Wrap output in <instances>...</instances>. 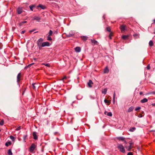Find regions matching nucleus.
<instances>
[{
    "label": "nucleus",
    "mask_w": 155,
    "mask_h": 155,
    "mask_svg": "<svg viewBox=\"0 0 155 155\" xmlns=\"http://www.w3.org/2000/svg\"><path fill=\"white\" fill-rule=\"evenodd\" d=\"M117 148L121 152L124 153L125 152L124 148L122 145L121 144H118L117 145Z\"/></svg>",
    "instance_id": "f257e3e1"
},
{
    "label": "nucleus",
    "mask_w": 155,
    "mask_h": 155,
    "mask_svg": "<svg viewBox=\"0 0 155 155\" xmlns=\"http://www.w3.org/2000/svg\"><path fill=\"white\" fill-rule=\"evenodd\" d=\"M43 40L42 38H39L37 41V45L39 49H41L42 48V44Z\"/></svg>",
    "instance_id": "f03ea898"
},
{
    "label": "nucleus",
    "mask_w": 155,
    "mask_h": 155,
    "mask_svg": "<svg viewBox=\"0 0 155 155\" xmlns=\"http://www.w3.org/2000/svg\"><path fill=\"white\" fill-rule=\"evenodd\" d=\"M36 147V146L35 144L34 143H32L30 146L29 149V150L30 152H33L35 148Z\"/></svg>",
    "instance_id": "7ed1b4c3"
},
{
    "label": "nucleus",
    "mask_w": 155,
    "mask_h": 155,
    "mask_svg": "<svg viewBox=\"0 0 155 155\" xmlns=\"http://www.w3.org/2000/svg\"><path fill=\"white\" fill-rule=\"evenodd\" d=\"M21 73H19L17 76V82L19 84L20 81V78L21 77Z\"/></svg>",
    "instance_id": "20e7f679"
},
{
    "label": "nucleus",
    "mask_w": 155,
    "mask_h": 155,
    "mask_svg": "<svg viewBox=\"0 0 155 155\" xmlns=\"http://www.w3.org/2000/svg\"><path fill=\"white\" fill-rule=\"evenodd\" d=\"M50 45L49 43L48 42H45L42 43V47L46 46H49Z\"/></svg>",
    "instance_id": "39448f33"
},
{
    "label": "nucleus",
    "mask_w": 155,
    "mask_h": 155,
    "mask_svg": "<svg viewBox=\"0 0 155 155\" xmlns=\"http://www.w3.org/2000/svg\"><path fill=\"white\" fill-rule=\"evenodd\" d=\"M37 133L36 132H33L32 134V135L33 137V138L35 140L38 139V136L37 135Z\"/></svg>",
    "instance_id": "423d86ee"
},
{
    "label": "nucleus",
    "mask_w": 155,
    "mask_h": 155,
    "mask_svg": "<svg viewBox=\"0 0 155 155\" xmlns=\"http://www.w3.org/2000/svg\"><path fill=\"white\" fill-rule=\"evenodd\" d=\"M120 28L122 31H124L126 29V26L125 25H123L120 26Z\"/></svg>",
    "instance_id": "0eeeda50"
},
{
    "label": "nucleus",
    "mask_w": 155,
    "mask_h": 155,
    "mask_svg": "<svg viewBox=\"0 0 155 155\" xmlns=\"http://www.w3.org/2000/svg\"><path fill=\"white\" fill-rule=\"evenodd\" d=\"M32 85L33 89L34 90H35L36 88L38 87V84L36 83H32Z\"/></svg>",
    "instance_id": "6e6552de"
},
{
    "label": "nucleus",
    "mask_w": 155,
    "mask_h": 155,
    "mask_svg": "<svg viewBox=\"0 0 155 155\" xmlns=\"http://www.w3.org/2000/svg\"><path fill=\"white\" fill-rule=\"evenodd\" d=\"M116 139L118 140L119 141H123L124 140L125 138L123 137H116Z\"/></svg>",
    "instance_id": "1a4fd4ad"
},
{
    "label": "nucleus",
    "mask_w": 155,
    "mask_h": 155,
    "mask_svg": "<svg viewBox=\"0 0 155 155\" xmlns=\"http://www.w3.org/2000/svg\"><path fill=\"white\" fill-rule=\"evenodd\" d=\"M33 19L36 20L37 21L39 22L41 20V18L39 16H35L34 17Z\"/></svg>",
    "instance_id": "9d476101"
},
{
    "label": "nucleus",
    "mask_w": 155,
    "mask_h": 155,
    "mask_svg": "<svg viewBox=\"0 0 155 155\" xmlns=\"http://www.w3.org/2000/svg\"><path fill=\"white\" fill-rule=\"evenodd\" d=\"M93 83L92 81L90 80L88 81V82L87 83V85L89 87H92V86L91 84H93Z\"/></svg>",
    "instance_id": "9b49d317"
},
{
    "label": "nucleus",
    "mask_w": 155,
    "mask_h": 155,
    "mask_svg": "<svg viewBox=\"0 0 155 155\" xmlns=\"http://www.w3.org/2000/svg\"><path fill=\"white\" fill-rule=\"evenodd\" d=\"M17 13L18 14H21L22 12V8H18L17 9Z\"/></svg>",
    "instance_id": "f8f14e48"
},
{
    "label": "nucleus",
    "mask_w": 155,
    "mask_h": 155,
    "mask_svg": "<svg viewBox=\"0 0 155 155\" xmlns=\"http://www.w3.org/2000/svg\"><path fill=\"white\" fill-rule=\"evenodd\" d=\"M81 38L83 41H85L87 40L88 37L87 36H82L81 37Z\"/></svg>",
    "instance_id": "ddd939ff"
},
{
    "label": "nucleus",
    "mask_w": 155,
    "mask_h": 155,
    "mask_svg": "<svg viewBox=\"0 0 155 155\" xmlns=\"http://www.w3.org/2000/svg\"><path fill=\"white\" fill-rule=\"evenodd\" d=\"M75 50L76 52H79L81 51V48L80 47H77L75 48Z\"/></svg>",
    "instance_id": "4468645a"
},
{
    "label": "nucleus",
    "mask_w": 155,
    "mask_h": 155,
    "mask_svg": "<svg viewBox=\"0 0 155 155\" xmlns=\"http://www.w3.org/2000/svg\"><path fill=\"white\" fill-rule=\"evenodd\" d=\"M148 101V100L146 98H144L143 99L141 100L140 101L141 103H145L147 102Z\"/></svg>",
    "instance_id": "2eb2a0df"
},
{
    "label": "nucleus",
    "mask_w": 155,
    "mask_h": 155,
    "mask_svg": "<svg viewBox=\"0 0 155 155\" xmlns=\"http://www.w3.org/2000/svg\"><path fill=\"white\" fill-rule=\"evenodd\" d=\"M125 147L127 149V150L128 151H130L131 149L132 148V147L131 146L129 145V146H125Z\"/></svg>",
    "instance_id": "dca6fc26"
},
{
    "label": "nucleus",
    "mask_w": 155,
    "mask_h": 155,
    "mask_svg": "<svg viewBox=\"0 0 155 155\" xmlns=\"http://www.w3.org/2000/svg\"><path fill=\"white\" fill-rule=\"evenodd\" d=\"M134 107L133 106L130 107L128 109V112H131L132 111L133 109H134Z\"/></svg>",
    "instance_id": "f3484780"
},
{
    "label": "nucleus",
    "mask_w": 155,
    "mask_h": 155,
    "mask_svg": "<svg viewBox=\"0 0 155 155\" xmlns=\"http://www.w3.org/2000/svg\"><path fill=\"white\" fill-rule=\"evenodd\" d=\"M35 5H32L29 6V8L31 11H33V8H35Z\"/></svg>",
    "instance_id": "a211bd4d"
},
{
    "label": "nucleus",
    "mask_w": 155,
    "mask_h": 155,
    "mask_svg": "<svg viewBox=\"0 0 155 155\" xmlns=\"http://www.w3.org/2000/svg\"><path fill=\"white\" fill-rule=\"evenodd\" d=\"M91 42L93 43L94 45H97L98 42L97 41L95 40H91Z\"/></svg>",
    "instance_id": "6ab92c4d"
},
{
    "label": "nucleus",
    "mask_w": 155,
    "mask_h": 155,
    "mask_svg": "<svg viewBox=\"0 0 155 155\" xmlns=\"http://www.w3.org/2000/svg\"><path fill=\"white\" fill-rule=\"evenodd\" d=\"M109 72V70L107 67H106L104 69V72L105 73H108Z\"/></svg>",
    "instance_id": "aec40b11"
},
{
    "label": "nucleus",
    "mask_w": 155,
    "mask_h": 155,
    "mask_svg": "<svg viewBox=\"0 0 155 155\" xmlns=\"http://www.w3.org/2000/svg\"><path fill=\"white\" fill-rule=\"evenodd\" d=\"M107 88H104L102 91V93L104 94H105L107 93Z\"/></svg>",
    "instance_id": "412c9836"
},
{
    "label": "nucleus",
    "mask_w": 155,
    "mask_h": 155,
    "mask_svg": "<svg viewBox=\"0 0 155 155\" xmlns=\"http://www.w3.org/2000/svg\"><path fill=\"white\" fill-rule=\"evenodd\" d=\"M12 143L11 141L6 142L5 143V145L6 147H8L9 145L11 144Z\"/></svg>",
    "instance_id": "4be33fe9"
},
{
    "label": "nucleus",
    "mask_w": 155,
    "mask_h": 155,
    "mask_svg": "<svg viewBox=\"0 0 155 155\" xmlns=\"http://www.w3.org/2000/svg\"><path fill=\"white\" fill-rule=\"evenodd\" d=\"M116 96L115 93L114 92L113 95V102L114 104L115 103V97Z\"/></svg>",
    "instance_id": "5701e85b"
},
{
    "label": "nucleus",
    "mask_w": 155,
    "mask_h": 155,
    "mask_svg": "<svg viewBox=\"0 0 155 155\" xmlns=\"http://www.w3.org/2000/svg\"><path fill=\"white\" fill-rule=\"evenodd\" d=\"M128 35H123L122 36V38L124 40H126L128 38Z\"/></svg>",
    "instance_id": "b1692460"
},
{
    "label": "nucleus",
    "mask_w": 155,
    "mask_h": 155,
    "mask_svg": "<svg viewBox=\"0 0 155 155\" xmlns=\"http://www.w3.org/2000/svg\"><path fill=\"white\" fill-rule=\"evenodd\" d=\"M38 7H40L43 9H45V7L44 5H39L38 6Z\"/></svg>",
    "instance_id": "393cba45"
},
{
    "label": "nucleus",
    "mask_w": 155,
    "mask_h": 155,
    "mask_svg": "<svg viewBox=\"0 0 155 155\" xmlns=\"http://www.w3.org/2000/svg\"><path fill=\"white\" fill-rule=\"evenodd\" d=\"M74 34L73 33H69L67 35L68 37H70L73 36Z\"/></svg>",
    "instance_id": "a878e982"
},
{
    "label": "nucleus",
    "mask_w": 155,
    "mask_h": 155,
    "mask_svg": "<svg viewBox=\"0 0 155 155\" xmlns=\"http://www.w3.org/2000/svg\"><path fill=\"white\" fill-rule=\"evenodd\" d=\"M136 130V128L135 127H132V128H131L129 131L131 132H133L135 130Z\"/></svg>",
    "instance_id": "bb28decb"
},
{
    "label": "nucleus",
    "mask_w": 155,
    "mask_h": 155,
    "mask_svg": "<svg viewBox=\"0 0 155 155\" xmlns=\"http://www.w3.org/2000/svg\"><path fill=\"white\" fill-rule=\"evenodd\" d=\"M8 155H12V150L11 149H9L8 150Z\"/></svg>",
    "instance_id": "cd10ccee"
},
{
    "label": "nucleus",
    "mask_w": 155,
    "mask_h": 155,
    "mask_svg": "<svg viewBox=\"0 0 155 155\" xmlns=\"http://www.w3.org/2000/svg\"><path fill=\"white\" fill-rule=\"evenodd\" d=\"M141 113L139 115H137V117H142L144 115H142V114L143 113V112H141Z\"/></svg>",
    "instance_id": "c85d7f7f"
},
{
    "label": "nucleus",
    "mask_w": 155,
    "mask_h": 155,
    "mask_svg": "<svg viewBox=\"0 0 155 155\" xmlns=\"http://www.w3.org/2000/svg\"><path fill=\"white\" fill-rule=\"evenodd\" d=\"M149 45L151 47L153 46V43L152 41L151 40L149 42Z\"/></svg>",
    "instance_id": "c756f323"
},
{
    "label": "nucleus",
    "mask_w": 155,
    "mask_h": 155,
    "mask_svg": "<svg viewBox=\"0 0 155 155\" xmlns=\"http://www.w3.org/2000/svg\"><path fill=\"white\" fill-rule=\"evenodd\" d=\"M107 115L108 116L111 117L112 115V113L111 112H108L107 113Z\"/></svg>",
    "instance_id": "7c9ffc66"
},
{
    "label": "nucleus",
    "mask_w": 155,
    "mask_h": 155,
    "mask_svg": "<svg viewBox=\"0 0 155 155\" xmlns=\"http://www.w3.org/2000/svg\"><path fill=\"white\" fill-rule=\"evenodd\" d=\"M10 138L13 141H14L15 140V138L12 136H10Z\"/></svg>",
    "instance_id": "2f4dec72"
},
{
    "label": "nucleus",
    "mask_w": 155,
    "mask_h": 155,
    "mask_svg": "<svg viewBox=\"0 0 155 155\" xmlns=\"http://www.w3.org/2000/svg\"><path fill=\"white\" fill-rule=\"evenodd\" d=\"M53 34V31L51 30H50L49 32V36H51Z\"/></svg>",
    "instance_id": "473e14b6"
},
{
    "label": "nucleus",
    "mask_w": 155,
    "mask_h": 155,
    "mask_svg": "<svg viewBox=\"0 0 155 155\" xmlns=\"http://www.w3.org/2000/svg\"><path fill=\"white\" fill-rule=\"evenodd\" d=\"M104 102L105 103H110V101L108 100H107V99H105L104 100Z\"/></svg>",
    "instance_id": "72a5a7b5"
},
{
    "label": "nucleus",
    "mask_w": 155,
    "mask_h": 155,
    "mask_svg": "<svg viewBox=\"0 0 155 155\" xmlns=\"http://www.w3.org/2000/svg\"><path fill=\"white\" fill-rule=\"evenodd\" d=\"M43 64L48 67H50V64L48 63H45Z\"/></svg>",
    "instance_id": "f704fd0d"
},
{
    "label": "nucleus",
    "mask_w": 155,
    "mask_h": 155,
    "mask_svg": "<svg viewBox=\"0 0 155 155\" xmlns=\"http://www.w3.org/2000/svg\"><path fill=\"white\" fill-rule=\"evenodd\" d=\"M106 30H107V31H109V32H110L111 31V29L110 28V27H107L106 28Z\"/></svg>",
    "instance_id": "c9c22d12"
},
{
    "label": "nucleus",
    "mask_w": 155,
    "mask_h": 155,
    "mask_svg": "<svg viewBox=\"0 0 155 155\" xmlns=\"http://www.w3.org/2000/svg\"><path fill=\"white\" fill-rule=\"evenodd\" d=\"M47 40L48 41H51L52 40V38L50 36L48 35V37Z\"/></svg>",
    "instance_id": "e433bc0d"
},
{
    "label": "nucleus",
    "mask_w": 155,
    "mask_h": 155,
    "mask_svg": "<svg viewBox=\"0 0 155 155\" xmlns=\"http://www.w3.org/2000/svg\"><path fill=\"white\" fill-rule=\"evenodd\" d=\"M140 109H141V107H136L135 109V111H137V110H140Z\"/></svg>",
    "instance_id": "4c0bfd02"
},
{
    "label": "nucleus",
    "mask_w": 155,
    "mask_h": 155,
    "mask_svg": "<svg viewBox=\"0 0 155 155\" xmlns=\"http://www.w3.org/2000/svg\"><path fill=\"white\" fill-rule=\"evenodd\" d=\"M67 78V77H66V76H64V78H62L61 79V81H63L64 82V79H66Z\"/></svg>",
    "instance_id": "58836bf2"
},
{
    "label": "nucleus",
    "mask_w": 155,
    "mask_h": 155,
    "mask_svg": "<svg viewBox=\"0 0 155 155\" xmlns=\"http://www.w3.org/2000/svg\"><path fill=\"white\" fill-rule=\"evenodd\" d=\"M4 121L3 120H2L0 122V124L1 125H3L4 124Z\"/></svg>",
    "instance_id": "ea45409f"
},
{
    "label": "nucleus",
    "mask_w": 155,
    "mask_h": 155,
    "mask_svg": "<svg viewBox=\"0 0 155 155\" xmlns=\"http://www.w3.org/2000/svg\"><path fill=\"white\" fill-rule=\"evenodd\" d=\"M112 35H113L111 33H110L109 35V38L110 39H111V37Z\"/></svg>",
    "instance_id": "a19ab883"
},
{
    "label": "nucleus",
    "mask_w": 155,
    "mask_h": 155,
    "mask_svg": "<svg viewBox=\"0 0 155 155\" xmlns=\"http://www.w3.org/2000/svg\"><path fill=\"white\" fill-rule=\"evenodd\" d=\"M21 129V126H19L16 129V130H20Z\"/></svg>",
    "instance_id": "79ce46f5"
},
{
    "label": "nucleus",
    "mask_w": 155,
    "mask_h": 155,
    "mask_svg": "<svg viewBox=\"0 0 155 155\" xmlns=\"http://www.w3.org/2000/svg\"><path fill=\"white\" fill-rule=\"evenodd\" d=\"M147 68L148 70H149L150 68V66L149 65H148L146 67Z\"/></svg>",
    "instance_id": "37998d69"
},
{
    "label": "nucleus",
    "mask_w": 155,
    "mask_h": 155,
    "mask_svg": "<svg viewBox=\"0 0 155 155\" xmlns=\"http://www.w3.org/2000/svg\"><path fill=\"white\" fill-rule=\"evenodd\" d=\"M127 155H133V154L132 152H129L128 153Z\"/></svg>",
    "instance_id": "c03bdc74"
},
{
    "label": "nucleus",
    "mask_w": 155,
    "mask_h": 155,
    "mask_svg": "<svg viewBox=\"0 0 155 155\" xmlns=\"http://www.w3.org/2000/svg\"><path fill=\"white\" fill-rule=\"evenodd\" d=\"M134 37H139V34H135L134 35Z\"/></svg>",
    "instance_id": "a18cd8bd"
},
{
    "label": "nucleus",
    "mask_w": 155,
    "mask_h": 155,
    "mask_svg": "<svg viewBox=\"0 0 155 155\" xmlns=\"http://www.w3.org/2000/svg\"><path fill=\"white\" fill-rule=\"evenodd\" d=\"M27 136V135H24V136L23 138H24V141H25V139L26 138Z\"/></svg>",
    "instance_id": "49530a36"
},
{
    "label": "nucleus",
    "mask_w": 155,
    "mask_h": 155,
    "mask_svg": "<svg viewBox=\"0 0 155 155\" xmlns=\"http://www.w3.org/2000/svg\"><path fill=\"white\" fill-rule=\"evenodd\" d=\"M25 30L22 31L21 32V34H24V33L25 32Z\"/></svg>",
    "instance_id": "de8ad7c7"
},
{
    "label": "nucleus",
    "mask_w": 155,
    "mask_h": 155,
    "mask_svg": "<svg viewBox=\"0 0 155 155\" xmlns=\"http://www.w3.org/2000/svg\"><path fill=\"white\" fill-rule=\"evenodd\" d=\"M21 22L23 24H24V23H26L27 22V21H21Z\"/></svg>",
    "instance_id": "09e8293b"
},
{
    "label": "nucleus",
    "mask_w": 155,
    "mask_h": 155,
    "mask_svg": "<svg viewBox=\"0 0 155 155\" xmlns=\"http://www.w3.org/2000/svg\"><path fill=\"white\" fill-rule=\"evenodd\" d=\"M23 24L21 22H20L19 23V25L20 26H21Z\"/></svg>",
    "instance_id": "8fccbe9b"
},
{
    "label": "nucleus",
    "mask_w": 155,
    "mask_h": 155,
    "mask_svg": "<svg viewBox=\"0 0 155 155\" xmlns=\"http://www.w3.org/2000/svg\"><path fill=\"white\" fill-rule=\"evenodd\" d=\"M133 144V143H132V142H130V143H129V144H130V145L131 146Z\"/></svg>",
    "instance_id": "3c124183"
},
{
    "label": "nucleus",
    "mask_w": 155,
    "mask_h": 155,
    "mask_svg": "<svg viewBox=\"0 0 155 155\" xmlns=\"http://www.w3.org/2000/svg\"><path fill=\"white\" fill-rule=\"evenodd\" d=\"M107 113H108V112H107V111H104V114H105V115H106V114L107 115Z\"/></svg>",
    "instance_id": "603ef678"
},
{
    "label": "nucleus",
    "mask_w": 155,
    "mask_h": 155,
    "mask_svg": "<svg viewBox=\"0 0 155 155\" xmlns=\"http://www.w3.org/2000/svg\"><path fill=\"white\" fill-rule=\"evenodd\" d=\"M34 64V63H31V64H29L28 66V67H30V66H31L33 64Z\"/></svg>",
    "instance_id": "864d4df0"
},
{
    "label": "nucleus",
    "mask_w": 155,
    "mask_h": 155,
    "mask_svg": "<svg viewBox=\"0 0 155 155\" xmlns=\"http://www.w3.org/2000/svg\"><path fill=\"white\" fill-rule=\"evenodd\" d=\"M123 141L124 142V143L126 144H127V142H126V140H125V139H124V140Z\"/></svg>",
    "instance_id": "5fc2aeb1"
},
{
    "label": "nucleus",
    "mask_w": 155,
    "mask_h": 155,
    "mask_svg": "<svg viewBox=\"0 0 155 155\" xmlns=\"http://www.w3.org/2000/svg\"><path fill=\"white\" fill-rule=\"evenodd\" d=\"M143 94V93L142 92H140V95H141L142 94Z\"/></svg>",
    "instance_id": "6e6d98bb"
},
{
    "label": "nucleus",
    "mask_w": 155,
    "mask_h": 155,
    "mask_svg": "<svg viewBox=\"0 0 155 155\" xmlns=\"http://www.w3.org/2000/svg\"><path fill=\"white\" fill-rule=\"evenodd\" d=\"M151 94H155V92L154 91V92H152L151 93Z\"/></svg>",
    "instance_id": "4d7b16f0"
},
{
    "label": "nucleus",
    "mask_w": 155,
    "mask_h": 155,
    "mask_svg": "<svg viewBox=\"0 0 155 155\" xmlns=\"http://www.w3.org/2000/svg\"><path fill=\"white\" fill-rule=\"evenodd\" d=\"M151 105L153 106H155V103H153L151 104Z\"/></svg>",
    "instance_id": "13d9d810"
},
{
    "label": "nucleus",
    "mask_w": 155,
    "mask_h": 155,
    "mask_svg": "<svg viewBox=\"0 0 155 155\" xmlns=\"http://www.w3.org/2000/svg\"><path fill=\"white\" fill-rule=\"evenodd\" d=\"M153 21L155 22V19H154Z\"/></svg>",
    "instance_id": "bf43d9fd"
},
{
    "label": "nucleus",
    "mask_w": 155,
    "mask_h": 155,
    "mask_svg": "<svg viewBox=\"0 0 155 155\" xmlns=\"http://www.w3.org/2000/svg\"><path fill=\"white\" fill-rule=\"evenodd\" d=\"M153 33L155 34V31H154V32H153Z\"/></svg>",
    "instance_id": "052dcab7"
},
{
    "label": "nucleus",
    "mask_w": 155,
    "mask_h": 155,
    "mask_svg": "<svg viewBox=\"0 0 155 155\" xmlns=\"http://www.w3.org/2000/svg\"><path fill=\"white\" fill-rule=\"evenodd\" d=\"M57 140H58V138H57Z\"/></svg>",
    "instance_id": "680f3d73"
},
{
    "label": "nucleus",
    "mask_w": 155,
    "mask_h": 155,
    "mask_svg": "<svg viewBox=\"0 0 155 155\" xmlns=\"http://www.w3.org/2000/svg\"><path fill=\"white\" fill-rule=\"evenodd\" d=\"M31 31V32H32V31Z\"/></svg>",
    "instance_id": "e2e57ef3"
},
{
    "label": "nucleus",
    "mask_w": 155,
    "mask_h": 155,
    "mask_svg": "<svg viewBox=\"0 0 155 155\" xmlns=\"http://www.w3.org/2000/svg\"><path fill=\"white\" fill-rule=\"evenodd\" d=\"M49 1H51V0H49Z\"/></svg>",
    "instance_id": "0e129e2a"
}]
</instances>
